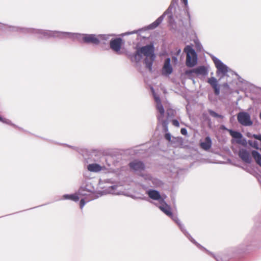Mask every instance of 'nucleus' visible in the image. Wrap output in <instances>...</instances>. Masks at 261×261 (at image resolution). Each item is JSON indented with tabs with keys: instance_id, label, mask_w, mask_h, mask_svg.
Listing matches in <instances>:
<instances>
[{
	"instance_id": "1",
	"label": "nucleus",
	"mask_w": 261,
	"mask_h": 261,
	"mask_svg": "<svg viewBox=\"0 0 261 261\" xmlns=\"http://www.w3.org/2000/svg\"><path fill=\"white\" fill-rule=\"evenodd\" d=\"M154 51V50L153 45L148 44L138 48L134 55L136 59H137L138 57H139V61L143 56L145 57L144 63L146 68H147L150 72L152 71V64L155 58Z\"/></svg>"
},
{
	"instance_id": "2",
	"label": "nucleus",
	"mask_w": 261,
	"mask_h": 261,
	"mask_svg": "<svg viewBox=\"0 0 261 261\" xmlns=\"http://www.w3.org/2000/svg\"><path fill=\"white\" fill-rule=\"evenodd\" d=\"M184 51L187 54L186 64L188 67H194L197 62V56L195 50L189 45L187 46Z\"/></svg>"
},
{
	"instance_id": "3",
	"label": "nucleus",
	"mask_w": 261,
	"mask_h": 261,
	"mask_svg": "<svg viewBox=\"0 0 261 261\" xmlns=\"http://www.w3.org/2000/svg\"><path fill=\"white\" fill-rule=\"evenodd\" d=\"M238 122L244 126H250L252 124L250 115L246 112H240L237 116Z\"/></svg>"
},
{
	"instance_id": "4",
	"label": "nucleus",
	"mask_w": 261,
	"mask_h": 261,
	"mask_svg": "<svg viewBox=\"0 0 261 261\" xmlns=\"http://www.w3.org/2000/svg\"><path fill=\"white\" fill-rule=\"evenodd\" d=\"M160 204V205H158L157 204H156V205L158 206V207L166 215L170 217H173V214L171 212V207L166 203L164 199L161 200Z\"/></svg>"
},
{
	"instance_id": "5",
	"label": "nucleus",
	"mask_w": 261,
	"mask_h": 261,
	"mask_svg": "<svg viewBox=\"0 0 261 261\" xmlns=\"http://www.w3.org/2000/svg\"><path fill=\"white\" fill-rule=\"evenodd\" d=\"M122 44V39L120 38L112 40L110 42L111 48L116 52L120 51Z\"/></svg>"
},
{
	"instance_id": "6",
	"label": "nucleus",
	"mask_w": 261,
	"mask_h": 261,
	"mask_svg": "<svg viewBox=\"0 0 261 261\" xmlns=\"http://www.w3.org/2000/svg\"><path fill=\"white\" fill-rule=\"evenodd\" d=\"M83 40L87 43L98 44L99 43V39L95 35H86L83 37Z\"/></svg>"
},
{
	"instance_id": "7",
	"label": "nucleus",
	"mask_w": 261,
	"mask_h": 261,
	"mask_svg": "<svg viewBox=\"0 0 261 261\" xmlns=\"http://www.w3.org/2000/svg\"><path fill=\"white\" fill-rule=\"evenodd\" d=\"M192 73H195L197 75H205L207 73V71L204 66H202L186 71L187 75H189Z\"/></svg>"
},
{
	"instance_id": "8",
	"label": "nucleus",
	"mask_w": 261,
	"mask_h": 261,
	"mask_svg": "<svg viewBox=\"0 0 261 261\" xmlns=\"http://www.w3.org/2000/svg\"><path fill=\"white\" fill-rule=\"evenodd\" d=\"M170 59L167 58L165 60L164 64L162 69V74L168 75L170 74L173 71L172 67L170 64Z\"/></svg>"
},
{
	"instance_id": "9",
	"label": "nucleus",
	"mask_w": 261,
	"mask_h": 261,
	"mask_svg": "<svg viewBox=\"0 0 261 261\" xmlns=\"http://www.w3.org/2000/svg\"><path fill=\"white\" fill-rule=\"evenodd\" d=\"M239 157L245 163H250L251 162V158L250 153L245 149H242L239 151Z\"/></svg>"
},
{
	"instance_id": "10",
	"label": "nucleus",
	"mask_w": 261,
	"mask_h": 261,
	"mask_svg": "<svg viewBox=\"0 0 261 261\" xmlns=\"http://www.w3.org/2000/svg\"><path fill=\"white\" fill-rule=\"evenodd\" d=\"M207 82L211 85L214 90V93L216 95H218L220 94L219 86L217 84V81L214 77L209 78Z\"/></svg>"
},
{
	"instance_id": "11",
	"label": "nucleus",
	"mask_w": 261,
	"mask_h": 261,
	"mask_svg": "<svg viewBox=\"0 0 261 261\" xmlns=\"http://www.w3.org/2000/svg\"><path fill=\"white\" fill-rule=\"evenodd\" d=\"M129 167L135 171H141L144 170V165L143 163L139 161H134L129 163Z\"/></svg>"
},
{
	"instance_id": "12",
	"label": "nucleus",
	"mask_w": 261,
	"mask_h": 261,
	"mask_svg": "<svg viewBox=\"0 0 261 261\" xmlns=\"http://www.w3.org/2000/svg\"><path fill=\"white\" fill-rule=\"evenodd\" d=\"M147 194L150 198L153 200H158L159 201L160 203L161 202V199H164L163 198H162L160 193L158 191L154 190H149L147 192Z\"/></svg>"
},
{
	"instance_id": "13",
	"label": "nucleus",
	"mask_w": 261,
	"mask_h": 261,
	"mask_svg": "<svg viewBox=\"0 0 261 261\" xmlns=\"http://www.w3.org/2000/svg\"><path fill=\"white\" fill-rule=\"evenodd\" d=\"M212 140L210 137H206L204 141L200 143V146L205 150H208L212 146Z\"/></svg>"
},
{
	"instance_id": "14",
	"label": "nucleus",
	"mask_w": 261,
	"mask_h": 261,
	"mask_svg": "<svg viewBox=\"0 0 261 261\" xmlns=\"http://www.w3.org/2000/svg\"><path fill=\"white\" fill-rule=\"evenodd\" d=\"M88 170L90 172H99L102 170V167L97 164H91L88 165Z\"/></svg>"
},
{
	"instance_id": "15",
	"label": "nucleus",
	"mask_w": 261,
	"mask_h": 261,
	"mask_svg": "<svg viewBox=\"0 0 261 261\" xmlns=\"http://www.w3.org/2000/svg\"><path fill=\"white\" fill-rule=\"evenodd\" d=\"M252 155L257 164L261 167V154H260L257 151L253 150L252 151Z\"/></svg>"
},
{
	"instance_id": "16",
	"label": "nucleus",
	"mask_w": 261,
	"mask_h": 261,
	"mask_svg": "<svg viewBox=\"0 0 261 261\" xmlns=\"http://www.w3.org/2000/svg\"><path fill=\"white\" fill-rule=\"evenodd\" d=\"M227 130L233 138L241 139L242 137V134L239 132L234 131L231 129H227Z\"/></svg>"
},
{
	"instance_id": "17",
	"label": "nucleus",
	"mask_w": 261,
	"mask_h": 261,
	"mask_svg": "<svg viewBox=\"0 0 261 261\" xmlns=\"http://www.w3.org/2000/svg\"><path fill=\"white\" fill-rule=\"evenodd\" d=\"M63 197L66 199H70L74 201H77L79 200V197L77 194H72V195H65L63 196Z\"/></svg>"
},
{
	"instance_id": "18",
	"label": "nucleus",
	"mask_w": 261,
	"mask_h": 261,
	"mask_svg": "<svg viewBox=\"0 0 261 261\" xmlns=\"http://www.w3.org/2000/svg\"><path fill=\"white\" fill-rule=\"evenodd\" d=\"M163 19V16L159 17L154 22H153L151 25V29H154L156 28L162 21Z\"/></svg>"
},
{
	"instance_id": "19",
	"label": "nucleus",
	"mask_w": 261,
	"mask_h": 261,
	"mask_svg": "<svg viewBox=\"0 0 261 261\" xmlns=\"http://www.w3.org/2000/svg\"><path fill=\"white\" fill-rule=\"evenodd\" d=\"M218 70L223 74H225L227 72V67L223 64L217 68Z\"/></svg>"
},
{
	"instance_id": "20",
	"label": "nucleus",
	"mask_w": 261,
	"mask_h": 261,
	"mask_svg": "<svg viewBox=\"0 0 261 261\" xmlns=\"http://www.w3.org/2000/svg\"><path fill=\"white\" fill-rule=\"evenodd\" d=\"M156 109L161 114V117H162L164 115V114L165 113L164 109L163 108V106L162 105V103H158L156 105Z\"/></svg>"
},
{
	"instance_id": "21",
	"label": "nucleus",
	"mask_w": 261,
	"mask_h": 261,
	"mask_svg": "<svg viewBox=\"0 0 261 261\" xmlns=\"http://www.w3.org/2000/svg\"><path fill=\"white\" fill-rule=\"evenodd\" d=\"M208 113H209L210 115H211L212 116H213L214 117L219 118H220V119H222L223 118V116L222 115H219V114H217V113H216L215 112L213 111V110H208Z\"/></svg>"
},
{
	"instance_id": "22",
	"label": "nucleus",
	"mask_w": 261,
	"mask_h": 261,
	"mask_svg": "<svg viewBox=\"0 0 261 261\" xmlns=\"http://www.w3.org/2000/svg\"><path fill=\"white\" fill-rule=\"evenodd\" d=\"M168 123L166 120H163L162 122V125L163 128V130L164 132L167 133L168 132Z\"/></svg>"
},
{
	"instance_id": "23",
	"label": "nucleus",
	"mask_w": 261,
	"mask_h": 261,
	"mask_svg": "<svg viewBox=\"0 0 261 261\" xmlns=\"http://www.w3.org/2000/svg\"><path fill=\"white\" fill-rule=\"evenodd\" d=\"M175 111L172 109H168L167 110V114L168 117H172L175 116Z\"/></svg>"
},
{
	"instance_id": "24",
	"label": "nucleus",
	"mask_w": 261,
	"mask_h": 261,
	"mask_svg": "<svg viewBox=\"0 0 261 261\" xmlns=\"http://www.w3.org/2000/svg\"><path fill=\"white\" fill-rule=\"evenodd\" d=\"M214 63L215 64L216 68H218L219 66H220L222 64H223V63H222V62L220 60H219V59H215L214 60Z\"/></svg>"
},
{
	"instance_id": "25",
	"label": "nucleus",
	"mask_w": 261,
	"mask_h": 261,
	"mask_svg": "<svg viewBox=\"0 0 261 261\" xmlns=\"http://www.w3.org/2000/svg\"><path fill=\"white\" fill-rule=\"evenodd\" d=\"M164 137H165V139H166L168 141H171V135L168 132L166 133V134H165Z\"/></svg>"
},
{
	"instance_id": "26",
	"label": "nucleus",
	"mask_w": 261,
	"mask_h": 261,
	"mask_svg": "<svg viewBox=\"0 0 261 261\" xmlns=\"http://www.w3.org/2000/svg\"><path fill=\"white\" fill-rule=\"evenodd\" d=\"M172 124H173L174 126H176V127H179V122H178L177 120H176V119H173V120H172Z\"/></svg>"
},
{
	"instance_id": "27",
	"label": "nucleus",
	"mask_w": 261,
	"mask_h": 261,
	"mask_svg": "<svg viewBox=\"0 0 261 261\" xmlns=\"http://www.w3.org/2000/svg\"><path fill=\"white\" fill-rule=\"evenodd\" d=\"M154 100L155 101V102H156V105L158 104V103H161V99L160 98V97L158 96H156V95H154Z\"/></svg>"
},
{
	"instance_id": "28",
	"label": "nucleus",
	"mask_w": 261,
	"mask_h": 261,
	"mask_svg": "<svg viewBox=\"0 0 261 261\" xmlns=\"http://www.w3.org/2000/svg\"><path fill=\"white\" fill-rule=\"evenodd\" d=\"M180 133L183 135H187V130L185 128H182L180 130Z\"/></svg>"
},
{
	"instance_id": "29",
	"label": "nucleus",
	"mask_w": 261,
	"mask_h": 261,
	"mask_svg": "<svg viewBox=\"0 0 261 261\" xmlns=\"http://www.w3.org/2000/svg\"><path fill=\"white\" fill-rule=\"evenodd\" d=\"M85 202L84 199H82L80 200V207H81V208H83V207H84V206L85 205Z\"/></svg>"
},
{
	"instance_id": "30",
	"label": "nucleus",
	"mask_w": 261,
	"mask_h": 261,
	"mask_svg": "<svg viewBox=\"0 0 261 261\" xmlns=\"http://www.w3.org/2000/svg\"><path fill=\"white\" fill-rule=\"evenodd\" d=\"M253 137L256 139L261 141V135H253Z\"/></svg>"
},
{
	"instance_id": "31",
	"label": "nucleus",
	"mask_w": 261,
	"mask_h": 261,
	"mask_svg": "<svg viewBox=\"0 0 261 261\" xmlns=\"http://www.w3.org/2000/svg\"><path fill=\"white\" fill-rule=\"evenodd\" d=\"M171 218L173 219V220H174V221L176 223L178 224V221H179V220H178V218H177V217L176 216H174V215H173V217H171Z\"/></svg>"
},
{
	"instance_id": "32",
	"label": "nucleus",
	"mask_w": 261,
	"mask_h": 261,
	"mask_svg": "<svg viewBox=\"0 0 261 261\" xmlns=\"http://www.w3.org/2000/svg\"><path fill=\"white\" fill-rule=\"evenodd\" d=\"M252 146L255 148H256V149H258V147L257 146V142H254L253 143V144L252 145Z\"/></svg>"
},
{
	"instance_id": "33",
	"label": "nucleus",
	"mask_w": 261,
	"mask_h": 261,
	"mask_svg": "<svg viewBox=\"0 0 261 261\" xmlns=\"http://www.w3.org/2000/svg\"><path fill=\"white\" fill-rule=\"evenodd\" d=\"M182 3L185 5V7H187L188 5V1L187 0H182Z\"/></svg>"
},
{
	"instance_id": "34",
	"label": "nucleus",
	"mask_w": 261,
	"mask_h": 261,
	"mask_svg": "<svg viewBox=\"0 0 261 261\" xmlns=\"http://www.w3.org/2000/svg\"><path fill=\"white\" fill-rule=\"evenodd\" d=\"M0 121H2L3 122H5V120L3 119V118H2L1 117H0Z\"/></svg>"
},
{
	"instance_id": "35",
	"label": "nucleus",
	"mask_w": 261,
	"mask_h": 261,
	"mask_svg": "<svg viewBox=\"0 0 261 261\" xmlns=\"http://www.w3.org/2000/svg\"><path fill=\"white\" fill-rule=\"evenodd\" d=\"M83 191L82 189H80L79 193H82V191ZM82 195H84V194L81 193Z\"/></svg>"
},
{
	"instance_id": "36",
	"label": "nucleus",
	"mask_w": 261,
	"mask_h": 261,
	"mask_svg": "<svg viewBox=\"0 0 261 261\" xmlns=\"http://www.w3.org/2000/svg\"><path fill=\"white\" fill-rule=\"evenodd\" d=\"M259 117H260V119H261V112L260 113Z\"/></svg>"
},
{
	"instance_id": "37",
	"label": "nucleus",
	"mask_w": 261,
	"mask_h": 261,
	"mask_svg": "<svg viewBox=\"0 0 261 261\" xmlns=\"http://www.w3.org/2000/svg\"><path fill=\"white\" fill-rule=\"evenodd\" d=\"M224 85L225 86H228V85H227V84H224Z\"/></svg>"
},
{
	"instance_id": "38",
	"label": "nucleus",
	"mask_w": 261,
	"mask_h": 261,
	"mask_svg": "<svg viewBox=\"0 0 261 261\" xmlns=\"http://www.w3.org/2000/svg\"><path fill=\"white\" fill-rule=\"evenodd\" d=\"M160 118H161V117H159L158 118V119H159V120H160Z\"/></svg>"
}]
</instances>
